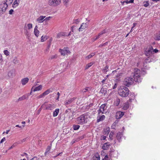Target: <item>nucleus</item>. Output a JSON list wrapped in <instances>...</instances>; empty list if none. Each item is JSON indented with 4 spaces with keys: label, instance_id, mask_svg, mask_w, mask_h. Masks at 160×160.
<instances>
[{
    "label": "nucleus",
    "instance_id": "obj_1",
    "mask_svg": "<svg viewBox=\"0 0 160 160\" xmlns=\"http://www.w3.org/2000/svg\"><path fill=\"white\" fill-rule=\"evenodd\" d=\"M88 117L89 116L88 114H84L77 118L76 122L79 124H83L87 122Z\"/></svg>",
    "mask_w": 160,
    "mask_h": 160
},
{
    "label": "nucleus",
    "instance_id": "obj_2",
    "mask_svg": "<svg viewBox=\"0 0 160 160\" xmlns=\"http://www.w3.org/2000/svg\"><path fill=\"white\" fill-rule=\"evenodd\" d=\"M144 74V72L143 71L140 73V71L139 69H135L134 74V79L135 82H141L142 78L141 75Z\"/></svg>",
    "mask_w": 160,
    "mask_h": 160
},
{
    "label": "nucleus",
    "instance_id": "obj_3",
    "mask_svg": "<svg viewBox=\"0 0 160 160\" xmlns=\"http://www.w3.org/2000/svg\"><path fill=\"white\" fill-rule=\"evenodd\" d=\"M129 91L128 88L125 87H123L118 90V93L122 97H127L129 94Z\"/></svg>",
    "mask_w": 160,
    "mask_h": 160
},
{
    "label": "nucleus",
    "instance_id": "obj_4",
    "mask_svg": "<svg viewBox=\"0 0 160 160\" xmlns=\"http://www.w3.org/2000/svg\"><path fill=\"white\" fill-rule=\"evenodd\" d=\"M133 82V79L132 78L127 77L124 79L123 84L126 86L129 87L132 84Z\"/></svg>",
    "mask_w": 160,
    "mask_h": 160
},
{
    "label": "nucleus",
    "instance_id": "obj_5",
    "mask_svg": "<svg viewBox=\"0 0 160 160\" xmlns=\"http://www.w3.org/2000/svg\"><path fill=\"white\" fill-rule=\"evenodd\" d=\"M8 5L5 2H2L0 4V14H2L6 11Z\"/></svg>",
    "mask_w": 160,
    "mask_h": 160
},
{
    "label": "nucleus",
    "instance_id": "obj_6",
    "mask_svg": "<svg viewBox=\"0 0 160 160\" xmlns=\"http://www.w3.org/2000/svg\"><path fill=\"white\" fill-rule=\"evenodd\" d=\"M61 2V0H49L48 4L50 6H56L59 5Z\"/></svg>",
    "mask_w": 160,
    "mask_h": 160
},
{
    "label": "nucleus",
    "instance_id": "obj_7",
    "mask_svg": "<svg viewBox=\"0 0 160 160\" xmlns=\"http://www.w3.org/2000/svg\"><path fill=\"white\" fill-rule=\"evenodd\" d=\"M106 104H104L102 105L100 107V109L98 111V114L100 115L101 113V114H102L104 113V111L106 109Z\"/></svg>",
    "mask_w": 160,
    "mask_h": 160
},
{
    "label": "nucleus",
    "instance_id": "obj_8",
    "mask_svg": "<svg viewBox=\"0 0 160 160\" xmlns=\"http://www.w3.org/2000/svg\"><path fill=\"white\" fill-rule=\"evenodd\" d=\"M145 53L147 56L153 54V49L152 47H151L149 49L146 50Z\"/></svg>",
    "mask_w": 160,
    "mask_h": 160
},
{
    "label": "nucleus",
    "instance_id": "obj_9",
    "mask_svg": "<svg viewBox=\"0 0 160 160\" xmlns=\"http://www.w3.org/2000/svg\"><path fill=\"white\" fill-rule=\"evenodd\" d=\"M124 112H123L118 111L116 113V117L117 119L121 118L124 115Z\"/></svg>",
    "mask_w": 160,
    "mask_h": 160
},
{
    "label": "nucleus",
    "instance_id": "obj_10",
    "mask_svg": "<svg viewBox=\"0 0 160 160\" xmlns=\"http://www.w3.org/2000/svg\"><path fill=\"white\" fill-rule=\"evenodd\" d=\"M88 27V25L86 23H83L80 26V27L78 29L79 32H82L83 30L85 29Z\"/></svg>",
    "mask_w": 160,
    "mask_h": 160
},
{
    "label": "nucleus",
    "instance_id": "obj_11",
    "mask_svg": "<svg viewBox=\"0 0 160 160\" xmlns=\"http://www.w3.org/2000/svg\"><path fill=\"white\" fill-rule=\"evenodd\" d=\"M46 109L52 110L55 108V105L54 104H48L45 105Z\"/></svg>",
    "mask_w": 160,
    "mask_h": 160
},
{
    "label": "nucleus",
    "instance_id": "obj_12",
    "mask_svg": "<svg viewBox=\"0 0 160 160\" xmlns=\"http://www.w3.org/2000/svg\"><path fill=\"white\" fill-rule=\"evenodd\" d=\"M98 115L97 117V122H98L103 121L105 118V116L104 115L100 116V114L99 115Z\"/></svg>",
    "mask_w": 160,
    "mask_h": 160
},
{
    "label": "nucleus",
    "instance_id": "obj_13",
    "mask_svg": "<svg viewBox=\"0 0 160 160\" xmlns=\"http://www.w3.org/2000/svg\"><path fill=\"white\" fill-rule=\"evenodd\" d=\"M66 36L67 34L66 33V32H61L57 34V38H60L61 37Z\"/></svg>",
    "mask_w": 160,
    "mask_h": 160
},
{
    "label": "nucleus",
    "instance_id": "obj_14",
    "mask_svg": "<svg viewBox=\"0 0 160 160\" xmlns=\"http://www.w3.org/2000/svg\"><path fill=\"white\" fill-rule=\"evenodd\" d=\"M42 88V86L41 85H39V86L35 88H34L33 87L32 88V91H33V92H35L36 91H39L41 90Z\"/></svg>",
    "mask_w": 160,
    "mask_h": 160
},
{
    "label": "nucleus",
    "instance_id": "obj_15",
    "mask_svg": "<svg viewBox=\"0 0 160 160\" xmlns=\"http://www.w3.org/2000/svg\"><path fill=\"white\" fill-rule=\"evenodd\" d=\"M38 27L36 25L34 29V33L35 35L37 37L39 36V31L38 29Z\"/></svg>",
    "mask_w": 160,
    "mask_h": 160
},
{
    "label": "nucleus",
    "instance_id": "obj_16",
    "mask_svg": "<svg viewBox=\"0 0 160 160\" xmlns=\"http://www.w3.org/2000/svg\"><path fill=\"white\" fill-rule=\"evenodd\" d=\"M122 135V132H119L117 134L116 137L117 139L119 142L121 141Z\"/></svg>",
    "mask_w": 160,
    "mask_h": 160
},
{
    "label": "nucleus",
    "instance_id": "obj_17",
    "mask_svg": "<svg viewBox=\"0 0 160 160\" xmlns=\"http://www.w3.org/2000/svg\"><path fill=\"white\" fill-rule=\"evenodd\" d=\"M45 17L44 16H40L39 18H38L37 19V21H38V23H40L42 22H43V21H44V20H43Z\"/></svg>",
    "mask_w": 160,
    "mask_h": 160
},
{
    "label": "nucleus",
    "instance_id": "obj_18",
    "mask_svg": "<svg viewBox=\"0 0 160 160\" xmlns=\"http://www.w3.org/2000/svg\"><path fill=\"white\" fill-rule=\"evenodd\" d=\"M24 33L25 35L27 37H29L30 35V32L28 30L26 29V27H24Z\"/></svg>",
    "mask_w": 160,
    "mask_h": 160
},
{
    "label": "nucleus",
    "instance_id": "obj_19",
    "mask_svg": "<svg viewBox=\"0 0 160 160\" xmlns=\"http://www.w3.org/2000/svg\"><path fill=\"white\" fill-rule=\"evenodd\" d=\"M29 81V79L28 78H23L21 80L22 83V85H25Z\"/></svg>",
    "mask_w": 160,
    "mask_h": 160
},
{
    "label": "nucleus",
    "instance_id": "obj_20",
    "mask_svg": "<svg viewBox=\"0 0 160 160\" xmlns=\"http://www.w3.org/2000/svg\"><path fill=\"white\" fill-rule=\"evenodd\" d=\"M20 0H16L14 1L12 4V7L13 8H15L18 6Z\"/></svg>",
    "mask_w": 160,
    "mask_h": 160
},
{
    "label": "nucleus",
    "instance_id": "obj_21",
    "mask_svg": "<svg viewBox=\"0 0 160 160\" xmlns=\"http://www.w3.org/2000/svg\"><path fill=\"white\" fill-rule=\"evenodd\" d=\"M129 107V103L128 102L125 103L122 107V109L124 110H127Z\"/></svg>",
    "mask_w": 160,
    "mask_h": 160
},
{
    "label": "nucleus",
    "instance_id": "obj_22",
    "mask_svg": "<svg viewBox=\"0 0 160 160\" xmlns=\"http://www.w3.org/2000/svg\"><path fill=\"white\" fill-rule=\"evenodd\" d=\"M24 27H26V29L28 30H29L32 28V25L31 23L25 24Z\"/></svg>",
    "mask_w": 160,
    "mask_h": 160
},
{
    "label": "nucleus",
    "instance_id": "obj_23",
    "mask_svg": "<svg viewBox=\"0 0 160 160\" xmlns=\"http://www.w3.org/2000/svg\"><path fill=\"white\" fill-rule=\"evenodd\" d=\"M110 145L108 143H105L102 146V149L103 150H107L109 148Z\"/></svg>",
    "mask_w": 160,
    "mask_h": 160
},
{
    "label": "nucleus",
    "instance_id": "obj_24",
    "mask_svg": "<svg viewBox=\"0 0 160 160\" xmlns=\"http://www.w3.org/2000/svg\"><path fill=\"white\" fill-rule=\"evenodd\" d=\"M100 156L98 153H95L93 157V160H100Z\"/></svg>",
    "mask_w": 160,
    "mask_h": 160
},
{
    "label": "nucleus",
    "instance_id": "obj_25",
    "mask_svg": "<svg viewBox=\"0 0 160 160\" xmlns=\"http://www.w3.org/2000/svg\"><path fill=\"white\" fill-rule=\"evenodd\" d=\"M14 72V69H12L10 70L8 73V76L9 78H12L13 75V73Z\"/></svg>",
    "mask_w": 160,
    "mask_h": 160
},
{
    "label": "nucleus",
    "instance_id": "obj_26",
    "mask_svg": "<svg viewBox=\"0 0 160 160\" xmlns=\"http://www.w3.org/2000/svg\"><path fill=\"white\" fill-rule=\"evenodd\" d=\"M52 88H49L45 91L43 93L44 96L48 94L49 92H52Z\"/></svg>",
    "mask_w": 160,
    "mask_h": 160
},
{
    "label": "nucleus",
    "instance_id": "obj_27",
    "mask_svg": "<svg viewBox=\"0 0 160 160\" xmlns=\"http://www.w3.org/2000/svg\"><path fill=\"white\" fill-rule=\"evenodd\" d=\"M59 112V109L58 108L56 109L55 111H54L53 113V116L54 117H55L57 116Z\"/></svg>",
    "mask_w": 160,
    "mask_h": 160
},
{
    "label": "nucleus",
    "instance_id": "obj_28",
    "mask_svg": "<svg viewBox=\"0 0 160 160\" xmlns=\"http://www.w3.org/2000/svg\"><path fill=\"white\" fill-rule=\"evenodd\" d=\"M95 54V52L92 53L88 55L85 57V58L86 60H88L93 56Z\"/></svg>",
    "mask_w": 160,
    "mask_h": 160
},
{
    "label": "nucleus",
    "instance_id": "obj_29",
    "mask_svg": "<svg viewBox=\"0 0 160 160\" xmlns=\"http://www.w3.org/2000/svg\"><path fill=\"white\" fill-rule=\"evenodd\" d=\"M154 39L158 40H160V32L155 35Z\"/></svg>",
    "mask_w": 160,
    "mask_h": 160
},
{
    "label": "nucleus",
    "instance_id": "obj_30",
    "mask_svg": "<svg viewBox=\"0 0 160 160\" xmlns=\"http://www.w3.org/2000/svg\"><path fill=\"white\" fill-rule=\"evenodd\" d=\"M120 102V99L117 98L116 99L114 102V105L116 106H118L119 105Z\"/></svg>",
    "mask_w": 160,
    "mask_h": 160
},
{
    "label": "nucleus",
    "instance_id": "obj_31",
    "mask_svg": "<svg viewBox=\"0 0 160 160\" xmlns=\"http://www.w3.org/2000/svg\"><path fill=\"white\" fill-rule=\"evenodd\" d=\"M51 146H48L47 147V148L46 149V152H45L44 154L45 156H46L48 153L49 151L51 149Z\"/></svg>",
    "mask_w": 160,
    "mask_h": 160
},
{
    "label": "nucleus",
    "instance_id": "obj_32",
    "mask_svg": "<svg viewBox=\"0 0 160 160\" xmlns=\"http://www.w3.org/2000/svg\"><path fill=\"white\" fill-rule=\"evenodd\" d=\"M48 38L46 36H42L41 37V41L42 42H43L45 41Z\"/></svg>",
    "mask_w": 160,
    "mask_h": 160
},
{
    "label": "nucleus",
    "instance_id": "obj_33",
    "mask_svg": "<svg viewBox=\"0 0 160 160\" xmlns=\"http://www.w3.org/2000/svg\"><path fill=\"white\" fill-rule=\"evenodd\" d=\"M72 102V99H69V100L66 101L65 103V105H68L70 103H71Z\"/></svg>",
    "mask_w": 160,
    "mask_h": 160
},
{
    "label": "nucleus",
    "instance_id": "obj_34",
    "mask_svg": "<svg viewBox=\"0 0 160 160\" xmlns=\"http://www.w3.org/2000/svg\"><path fill=\"white\" fill-rule=\"evenodd\" d=\"M26 98V97L25 95H23L21 97L19 98L18 99V101H20L24 100Z\"/></svg>",
    "mask_w": 160,
    "mask_h": 160
},
{
    "label": "nucleus",
    "instance_id": "obj_35",
    "mask_svg": "<svg viewBox=\"0 0 160 160\" xmlns=\"http://www.w3.org/2000/svg\"><path fill=\"white\" fill-rule=\"evenodd\" d=\"M12 62L14 64H16L18 63L19 61L18 60L17 58L16 57H15L13 58Z\"/></svg>",
    "mask_w": 160,
    "mask_h": 160
},
{
    "label": "nucleus",
    "instance_id": "obj_36",
    "mask_svg": "<svg viewBox=\"0 0 160 160\" xmlns=\"http://www.w3.org/2000/svg\"><path fill=\"white\" fill-rule=\"evenodd\" d=\"M71 110L70 109H67L65 112V113L67 114V116H68L69 115H70L71 113Z\"/></svg>",
    "mask_w": 160,
    "mask_h": 160
},
{
    "label": "nucleus",
    "instance_id": "obj_37",
    "mask_svg": "<svg viewBox=\"0 0 160 160\" xmlns=\"http://www.w3.org/2000/svg\"><path fill=\"white\" fill-rule=\"evenodd\" d=\"M80 22V19H74L73 20V23L78 24Z\"/></svg>",
    "mask_w": 160,
    "mask_h": 160
},
{
    "label": "nucleus",
    "instance_id": "obj_38",
    "mask_svg": "<svg viewBox=\"0 0 160 160\" xmlns=\"http://www.w3.org/2000/svg\"><path fill=\"white\" fill-rule=\"evenodd\" d=\"M60 50L62 55L64 56L66 54V51L64 50V48L63 49H60Z\"/></svg>",
    "mask_w": 160,
    "mask_h": 160
},
{
    "label": "nucleus",
    "instance_id": "obj_39",
    "mask_svg": "<svg viewBox=\"0 0 160 160\" xmlns=\"http://www.w3.org/2000/svg\"><path fill=\"white\" fill-rule=\"evenodd\" d=\"M89 89H90L89 87H87L85 88H84L82 90V92H85L87 91H88Z\"/></svg>",
    "mask_w": 160,
    "mask_h": 160
},
{
    "label": "nucleus",
    "instance_id": "obj_40",
    "mask_svg": "<svg viewBox=\"0 0 160 160\" xmlns=\"http://www.w3.org/2000/svg\"><path fill=\"white\" fill-rule=\"evenodd\" d=\"M80 126L79 125H76L73 126V129L75 130H78L80 128Z\"/></svg>",
    "mask_w": 160,
    "mask_h": 160
},
{
    "label": "nucleus",
    "instance_id": "obj_41",
    "mask_svg": "<svg viewBox=\"0 0 160 160\" xmlns=\"http://www.w3.org/2000/svg\"><path fill=\"white\" fill-rule=\"evenodd\" d=\"M93 64L92 62H90L86 65L85 69H87L91 66Z\"/></svg>",
    "mask_w": 160,
    "mask_h": 160
},
{
    "label": "nucleus",
    "instance_id": "obj_42",
    "mask_svg": "<svg viewBox=\"0 0 160 160\" xmlns=\"http://www.w3.org/2000/svg\"><path fill=\"white\" fill-rule=\"evenodd\" d=\"M13 0H6V2H5L7 5H10L12 2Z\"/></svg>",
    "mask_w": 160,
    "mask_h": 160
},
{
    "label": "nucleus",
    "instance_id": "obj_43",
    "mask_svg": "<svg viewBox=\"0 0 160 160\" xmlns=\"http://www.w3.org/2000/svg\"><path fill=\"white\" fill-rule=\"evenodd\" d=\"M64 4L66 6L68 5V3L69 1V0H63Z\"/></svg>",
    "mask_w": 160,
    "mask_h": 160
},
{
    "label": "nucleus",
    "instance_id": "obj_44",
    "mask_svg": "<svg viewBox=\"0 0 160 160\" xmlns=\"http://www.w3.org/2000/svg\"><path fill=\"white\" fill-rule=\"evenodd\" d=\"M4 53L6 56H8L9 54V52L7 50L4 51Z\"/></svg>",
    "mask_w": 160,
    "mask_h": 160
},
{
    "label": "nucleus",
    "instance_id": "obj_45",
    "mask_svg": "<svg viewBox=\"0 0 160 160\" xmlns=\"http://www.w3.org/2000/svg\"><path fill=\"white\" fill-rule=\"evenodd\" d=\"M108 66H106L104 69H103V72L104 73H106L107 72V69H108Z\"/></svg>",
    "mask_w": 160,
    "mask_h": 160
},
{
    "label": "nucleus",
    "instance_id": "obj_46",
    "mask_svg": "<svg viewBox=\"0 0 160 160\" xmlns=\"http://www.w3.org/2000/svg\"><path fill=\"white\" fill-rule=\"evenodd\" d=\"M45 96L43 94V93H42V94H41L40 95L38 96L37 97V99H39L40 98H43Z\"/></svg>",
    "mask_w": 160,
    "mask_h": 160
},
{
    "label": "nucleus",
    "instance_id": "obj_47",
    "mask_svg": "<svg viewBox=\"0 0 160 160\" xmlns=\"http://www.w3.org/2000/svg\"><path fill=\"white\" fill-rule=\"evenodd\" d=\"M149 58H147L145 60V61H144V62H143V63L144 64H145V63H147L148 62H150V61L149 60Z\"/></svg>",
    "mask_w": 160,
    "mask_h": 160
},
{
    "label": "nucleus",
    "instance_id": "obj_48",
    "mask_svg": "<svg viewBox=\"0 0 160 160\" xmlns=\"http://www.w3.org/2000/svg\"><path fill=\"white\" fill-rule=\"evenodd\" d=\"M64 48V50L65 51H66V54H67V53H70V51L69 50L67 49H68V48Z\"/></svg>",
    "mask_w": 160,
    "mask_h": 160
},
{
    "label": "nucleus",
    "instance_id": "obj_49",
    "mask_svg": "<svg viewBox=\"0 0 160 160\" xmlns=\"http://www.w3.org/2000/svg\"><path fill=\"white\" fill-rule=\"evenodd\" d=\"M68 118L69 119H71V120H72V119H73V116H72V115L71 114V113L70 114V115H68Z\"/></svg>",
    "mask_w": 160,
    "mask_h": 160
},
{
    "label": "nucleus",
    "instance_id": "obj_50",
    "mask_svg": "<svg viewBox=\"0 0 160 160\" xmlns=\"http://www.w3.org/2000/svg\"><path fill=\"white\" fill-rule=\"evenodd\" d=\"M6 141L5 138L4 137L2 138L0 142V143H2L3 142L5 141Z\"/></svg>",
    "mask_w": 160,
    "mask_h": 160
},
{
    "label": "nucleus",
    "instance_id": "obj_51",
    "mask_svg": "<svg viewBox=\"0 0 160 160\" xmlns=\"http://www.w3.org/2000/svg\"><path fill=\"white\" fill-rule=\"evenodd\" d=\"M25 126L24 125H22V126H19L18 125H17L16 126V127H19L22 129Z\"/></svg>",
    "mask_w": 160,
    "mask_h": 160
},
{
    "label": "nucleus",
    "instance_id": "obj_52",
    "mask_svg": "<svg viewBox=\"0 0 160 160\" xmlns=\"http://www.w3.org/2000/svg\"><path fill=\"white\" fill-rule=\"evenodd\" d=\"M106 137L105 136H102L101 137V140H104L106 139Z\"/></svg>",
    "mask_w": 160,
    "mask_h": 160
},
{
    "label": "nucleus",
    "instance_id": "obj_53",
    "mask_svg": "<svg viewBox=\"0 0 160 160\" xmlns=\"http://www.w3.org/2000/svg\"><path fill=\"white\" fill-rule=\"evenodd\" d=\"M121 2L122 4H123L124 3H129L128 1V0L124 1H123V2L122 1H121Z\"/></svg>",
    "mask_w": 160,
    "mask_h": 160
},
{
    "label": "nucleus",
    "instance_id": "obj_54",
    "mask_svg": "<svg viewBox=\"0 0 160 160\" xmlns=\"http://www.w3.org/2000/svg\"><path fill=\"white\" fill-rule=\"evenodd\" d=\"M51 17L49 16V17H47L45 19H44V20L46 21L47 20H49L51 19Z\"/></svg>",
    "mask_w": 160,
    "mask_h": 160
},
{
    "label": "nucleus",
    "instance_id": "obj_55",
    "mask_svg": "<svg viewBox=\"0 0 160 160\" xmlns=\"http://www.w3.org/2000/svg\"><path fill=\"white\" fill-rule=\"evenodd\" d=\"M57 95H58V96L57 97L56 99L58 100H59V96L60 95V94L59 92H57Z\"/></svg>",
    "mask_w": 160,
    "mask_h": 160
},
{
    "label": "nucleus",
    "instance_id": "obj_56",
    "mask_svg": "<svg viewBox=\"0 0 160 160\" xmlns=\"http://www.w3.org/2000/svg\"><path fill=\"white\" fill-rule=\"evenodd\" d=\"M149 5V3H148V2H147L145 4H144V6L145 7H147Z\"/></svg>",
    "mask_w": 160,
    "mask_h": 160
},
{
    "label": "nucleus",
    "instance_id": "obj_57",
    "mask_svg": "<svg viewBox=\"0 0 160 160\" xmlns=\"http://www.w3.org/2000/svg\"><path fill=\"white\" fill-rule=\"evenodd\" d=\"M108 42H106L105 43H104L102 44H101V45H100L99 46V47H102V46H105L106 45L108 44Z\"/></svg>",
    "mask_w": 160,
    "mask_h": 160
},
{
    "label": "nucleus",
    "instance_id": "obj_58",
    "mask_svg": "<svg viewBox=\"0 0 160 160\" xmlns=\"http://www.w3.org/2000/svg\"><path fill=\"white\" fill-rule=\"evenodd\" d=\"M106 32V31L105 30H104L101 32L100 33H101L102 35L104 33H105Z\"/></svg>",
    "mask_w": 160,
    "mask_h": 160
},
{
    "label": "nucleus",
    "instance_id": "obj_59",
    "mask_svg": "<svg viewBox=\"0 0 160 160\" xmlns=\"http://www.w3.org/2000/svg\"><path fill=\"white\" fill-rule=\"evenodd\" d=\"M75 26H73L71 27V30L72 32H74V28H75Z\"/></svg>",
    "mask_w": 160,
    "mask_h": 160
},
{
    "label": "nucleus",
    "instance_id": "obj_60",
    "mask_svg": "<svg viewBox=\"0 0 160 160\" xmlns=\"http://www.w3.org/2000/svg\"><path fill=\"white\" fill-rule=\"evenodd\" d=\"M113 135V133L111 132L110 134L109 137L110 139H112V137Z\"/></svg>",
    "mask_w": 160,
    "mask_h": 160
},
{
    "label": "nucleus",
    "instance_id": "obj_61",
    "mask_svg": "<svg viewBox=\"0 0 160 160\" xmlns=\"http://www.w3.org/2000/svg\"><path fill=\"white\" fill-rule=\"evenodd\" d=\"M108 158V157L107 155H106L102 160H107Z\"/></svg>",
    "mask_w": 160,
    "mask_h": 160
},
{
    "label": "nucleus",
    "instance_id": "obj_62",
    "mask_svg": "<svg viewBox=\"0 0 160 160\" xmlns=\"http://www.w3.org/2000/svg\"><path fill=\"white\" fill-rule=\"evenodd\" d=\"M13 12V10L12 9H11L9 11V14H12Z\"/></svg>",
    "mask_w": 160,
    "mask_h": 160
},
{
    "label": "nucleus",
    "instance_id": "obj_63",
    "mask_svg": "<svg viewBox=\"0 0 160 160\" xmlns=\"http://www.w3.org/2000/svg\"><path fill=\"white\" fill-rule=\"evenodd\" d=\"M3 60L2 55L1 54H0V62H2Z\"/></svg>",
    "mask_w": 160,
    "mask_h": 160
},
{
    "label": "nucleus",
    "instance_id": "obj_64",
    "mask_svg": "<svg viewBox=\"0 0 160 160\" xmlns=\"http://www.w3.org/2000/svg\"><path fill=\"white\" fill-rule=\"evenodd\" d=\"M37 158H37L36 157H34L32 158V159H31L30 160H38Z\"/></svg>",
    "mask_w": 160,
    "mask_h": 160
}]
</instances>
